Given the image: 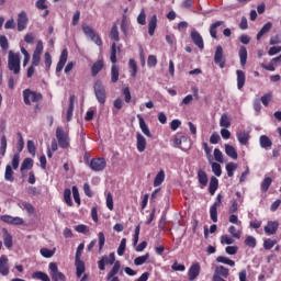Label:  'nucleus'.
Listing matches in <instances>:
<instances>
[{
	"instance_id": "nucleus-30",
	"label": "nucleus",
	"mask_w": 281,
	"mask_h": 281,
	"mask_svg": "<svg viewBox=\"0 0 281 281\" xmlns=\"http://www.w3.org/2000/svg\"><path fill=\"white\" fill-rule=\"evenodd\" d=\"M224 24H225L224 21H216V22H214V23L211 25V27H210V34H211L212 38H218L216 29L221 27V25H224Z\"/></svg>"
},
{
	"instance_id": "nucleus-47",
	"label": "nucleus",
	"mask_w": 281,
	"mask_h": 281,
	"mask_svg": "<svg viewBox=\"0 0 281 281\" xmlns=\"http://www.w3.org/2000/svg\"><path fill=\"white\" fill-rule=\"evenodd\" d=\"M271 183H273V179L267 177L261 182V192H268L269 188H271Z\"/></svg>"
},
{
	"instance_id": "nucleus-63",
	"label": "nucleus",
	"mask_w": 281,
	"mask_h": 281,
	"mask_svg": "<svg viewBox=\"0 0 281 281\" xmlns=\"http://www.w3.org/2000/svg\"><path fill=\"white\" fill-rule=\"evenodd\" d=\"M72 196L75 199V203L80 205V192L78 191V187L76 186L72 187Z\"/></svg>"
},
{
	"instance_id": "nucleus-33",
	"label": "nucleus",
	"mask_w": 281,
	"mask_h": 281,
	"mask_svg": "<svg viewBox=\"0 0 281 281\" xmlns=\"http://www.w3.org/2000/svg\"><path fill=\"white\" fill-rule=\"evenodd\" d=\"M120 80V68L113 64L111 67V82L115 83Z\"/></svg>"
},
{
	"instance_id": "nucleus-3",
	"label": "nucleus",
	"mask_w": 281,
	"mask_h": 281,
	"mask_svg": "<svg viewBox=\"0 0 281 281\" xmlns=\"http://www.w3.org/2000/svg\"><path fill=\"white\" fill-rule=\"evenodd\" d=\"M23 100L26 106H30L32 102H41L43 94L41 92L32 91L30 89L23 90Z\"/></svg>"
},
{
	"instance_id": "nucleus-32",
	"label": "nucleus",
	"mask_w": 281,
	"mask_h": 281,
	"mask_svg": "<svg viewBox=\"0 0 281 281\" xmlns=\"http://www.w3.org/2000/svg\"><path fill=\"white\" fill-rule=\"evenodd\" d=\"M237 139L241 146H247L249 144V133L247 132H239L237 133Z\"/></svg>"
},
{
	"instance_id": "nucleus-34",
	"label": "nucleus",
	"mask_w": 281,
	"mask_h": 281,
	"mask_svg": "<svg viewBox=\"0 0 281 281\" xmlns=\"http://www.w3.org/2000/svg\"><path fill=\"white\" fill-rule=\"evenodd\" d=\"M110 60L113 65L117 63V44L115 42H113L111 45Z\"/></svg>"
},
{
	"instance_id": "nucleus-37",
	"label": "nucleus",
	"mask_w": 281,
	"mask_h": 281,
	"mask_svg": "<svg viewBox=\"0 0 281 281\" xmlns=\"http://www.w3.org/2000/svg\"><path fill=\"white\" fill-rule=\"evenodd\" d=\"M111 41L114 43H120V31L117 30V24H113L111 32H110Z\"/></svg>"
},
{
	"instance_id": "nucleus-13",
	"label": "nucleus",
	"mask_w": 281,
	"mask_h": 281,
	"mask_svg": "<svg viewBox=\"0 0 281 281\" xmlns=\"http://www.w3.org/2000/svg\"><path fill=\"white\" fill-rule=\"evenodd\" d=\"M201 274V263L193 262L188 271V279L194 281V279Z\"/></svg>"
},
{
	"instance_id": "nucleus-31",
	"label": "nucleus",
	"mask_w": 281,
	"mask_h": 281,
	"mask_svg": "<svg viewBox=\"0 0 281 281\" xmlns=\"http://www.w3.org/2000/svg\"><path fill=\"white\" fill-rule=\"evenodd\" d=\"M121 267L122 265L120 263V261H115L114 266L112 267V269L109 271L106 276V280H111V278L117 276V273H120Z\"/></svg>"
},
{
	"instance_id": "nucleus-52",
	"label": "nucleus",
	"mask_w": 281,
	"mask_h": 281,
	"mask_svg": "<svg viewBox=\"0 0 281 281\" xmlns=\"http://www.w3.org/2000/svg\"><path fill=\"white\" fill-rule=\"evenodd\" d=\"M245 245L247 247H250L251 249H256V245H257L256 237L247 236L245 239Z\"/></svg>"
},
{
	"instance_id": "nucleus-8",
	"label": "nucleus",
	"mask_w": 281,
	"mask_h": 281,
	"mask_svg": "<svg viewBox=\"0 0 281 281\" xmlns=\"http://www.w3.org/2000/svg\"><path fill=\"white\" fill-rule=\"evenodd\" d=\"M90 168L93 172H102L106 168V159L104 158H92L90 160Z\"/></svg>"
},
{
	"instance_id": "nucleus-14",
	"label": "nucleus",
	"mask_w": 281,
	"mask_h": 281,
	"mask_svg": "<svg viewBox=\"0 0 281 281\" xmlns=\"http://www.w3.org/2000/svg\"><path fill=\"white\" fill-rule=\"evenodd\" d=\"M67 58H69V52L67 50V48H64L61 50L59 61L57 63V66H56L57 74L63 71V69L65 68V65H67Z\"/></svg>"
},
{
	"instance_id": "nucleus-54",
	"label": "nucleus",
	"mask_w": 281,
	"mask_h": 281,
	"mask_svg": "<svg viewBox=\"0 0 281 281\" xmlns=\"http://www.w3.org/2000/svg\"><path fill=\"white\" fill-rule=\"evenodd\" d=\"M0 47L3 52H8L10 44H8V37L0 35Z\"/></svg>"
},
{
	"instance_id": "nucleus-19",
	"label": "nucleus",
	"mask_w": 281,
	"mask_h": 281,
	"mask_svg": "<svg viewBox=\"0 0 281 281\" xmlns=\"http://www.w3.org/2000/svg\"><path fill=\"white\" fill-rule=\"evenodd\" d=\"M186 142H188V137H186L183 133H178L175 135L173 144L178 146V148H181V150H188V148H184L183 146H181Z\"/></svg>"
},
{
	"instance_id": "nucleus-38",
	"label": "nucleus",
	"mask_w": 281,
	"mask_h": 281,
	"mask_svg": "<svg viewBox=\"0 0 281 281\" xmlns=\"http://www.w3.org/2000/svg\"><path fill=\"white\" fill-rule=\"evenodd\" d=\"M33 280L50 281L49 276L43 271H35L32 273Z\"/></svg>"
},
{
	"instance_id": "nucleus-22",
	"label": "nucleus",
	"mask_w": 281,
	"mask_h": 281,
	"mask_svg": "<svg viewBox=\"0 0 281 281\" xmlns=\"http://www.w3.org/2000/svg\"><path fill=\"white\" fill-rule=\"evenodd\" d=\"M218 190V178L212 176L209 184V192L211 196H214L216 194V191Z\"/></svg>"
},
{
	"instance_id": "nucleus-55",
	"label": "nucleus",
	"mask_w": 281,
	"mask_h": 281,
	"mask_svg": "<svg viewBox=\"0 0 281 281\" xmlns=\"http://www.w3.org/2000/svg\"><path fill=\"white\" fill-rule=\"evenodd\" d=\"M106 207L108 210H110V212H113V193L112 192H108L106 194Z\"/></svg>"
},
{
	"instance_id": "nucleus-36",
	"label": "nucleus",
	"mask_w": 281,
	"mask_h": 281,
	"mask_svg": "<svg viewBox=\"0 0 281 281\" xmlns=\"http://www.w3.org/2000/svg\"><path fill=\"white\" fill-rule=\"evenodd\" d=\"M238 54H239L240 65L241 67H245V65H247V47L240 46Z\"/></svg>"
},
{
	"instance_id": "nucleus-42",
	"label": "nucleus",
	"mask_w": 281,
	"mask_h": 281,
	"mask_svg": "<svg viewBox=\"0 0 281 281\" xmlns=\"http://www.w3.org/2000/svg\"><path fill=\"white\" fill-rule=\"evenodd\" d=\"M148 258H150V254H148V252L143 256L136 257L134 259V265L136 267H142V265H144L146 262V260H148Z\"/></svg>"
},
{
	"instance_id": "nucleus-4",
	"label": "nucleus",
	"mask_w": 281,
	"mask_h": 281,
	"mask_svg": "<svg viewBox=\"0 0 281 281\" xmlns=\"http://www.w3.org/2000/svg\"><path fill=\"white\" fill-rule=\"evenodd\" d=\"M93 89H94V95H95L99 104H105L106 103V88H104V85H102V81L98 80L97 82H94Z\"/></svg>"
},
{
	"instance_id": "nucleus-48",
	"label": "nucleus",
	"mask_w": 281,
	"mask_h": 281,
	"mask_svg": "<svg viewBox=\"0 0 281 281\" xmlns=\"http://www.w3.org/2000/svg\"><path fill=\"white\" fill-rule=\"evenodd\" d=\"M34 160L32 158H25L21 165V171L23 170H30V168H33Z\"/></svg>"
},
{
	"instance_id": "nucleus-49",
	"label": "nucleus",
	"mask_w": 281,
	"mask_h": 281,
	"mask_svg": "<svg viewBox=\"0 0 281 281\" xmlns=\"http://www.w3.org/2000/svg\"><path fill=\"white\" fill-rule=\"evenodd\" d=\"M98 238H99V254H102V249H104V245L106 243V236H104L103 232H100L98 234Z\"/></svg>"
},
{
	"instance_id": "nucleus-7",
	"label": "nucleus",
	"mask_w": 281,
	"mask_h": 281,
	"mask_svg": "<svg viewBox=\"0 0 281 281\" xmlns=\"http://www.w3.org/2000/svg\"><path fill=\"white\" fill-rule=\"evenodd\" d=\"M48 269L53 281H67L65 273L58 271V265L56 262H50Z\"/></svg>"
},
{
	"instance_id": "nucleus-2",
	"label": "nucleus",
	"mask_w": 281,
	"mask_h": 281,
	"mask_svg": "<svg viewBox=\"0 0 281 281\" xmlns=\"http://www.w3.org/2000/svg\"><path fill=\"white\" fill-rule=\"evenodd\" d=\"M56 139L58 142L59 148H68L70 144L69 132H65V128H56Z\"/></svg>"
},
{
	"instance_id": "nucleus-25",
	"label": "nucleus",
	"mask_w": 281,
	"mask_h": 281,
	"mask_svg": "<svg viewBox=\"0 0 281 281\" xmlns=\"http://www.w3.org/2000/svg\"><path fill=\"white\" fill-rule=\"evenodd\" d=\"M237 75V89H243L245 87V82L247 80V77L245 76V71L243 70H236Z\"/></svg>"
},
{
	"instance_id": "nucleus-57",
	"label": "nucleus",
	"mask_w": 281,
	"mask_h": 281,
	"mask_svg": "<svg viewBox=\"0 0 281 281\" xmlns=\"http://www.w3.org/2000/svg\"><path fill=\"white\" fill-rule=\"evenodd\" d=\"M125 251H126V238H123L117 248V256H124Z\"/></svg>"
},
{
	"instance_id": "nucleus-1",
	"label": "nucleus",
	"mask_w": 281,
	"mask_h": 281,
	"mask_svg": "<svg viewBox=\"0 0 281 281\" xmlns=\"http://www.w3.org/2000/svg\"><path fill=\"white\" fill-rule=\"evenodd\" d=\"M8 68L16 76L21 74V55L12 50L9 52Z\"/></svg>"
},
{
	"instance_id": "nucleus-61",
	"label": "nucleus",
	"mask_w": 281,
	"mask_h": 281,
	"mask_svg": "<svg viewBox=\"0 0 281 281\" xmlns=\"http://www.w3.org/2000/svg\"><path fill=\"white\" fill-rule=\"evenodd\" d=\"M41 255L43 256V258H52V256H54L55 251L50 250L48 248H42L40 250Z\"/></svg>"
},
{
	"instance_id": "nucleus-40",
	"label": "nucleus",
	"mask_w": 281,
	"mask_h": 281,
	"mask_svg": "<svg viewBox=\"0 0 281 281\" xmlns=\"http://www.w3.org/2000/svg\"><path fill=\"white\" fill-rule=\"evenodd\" d=\"M5 181H10L11 183L14 181V171L12 170V166L7 165L4 172Z\"/></svg>"
},
{
	"instance_id": "nucleus-10",
	"label": "nucleus",
	"mask_w": 281,
	"mask_h": 281,
	"mask_svg": "<svg viewBox=\"0 0 281 281\" xmlns=\"http://www.w3.org/2000/svg\"><path fill=\"white\" fill-rule=\"evenodd\" d=\"M106 265H115V252H111L109 256H103L101 260L98 261L100 271H104Z\"/></svg>"
},
{
	"instance_id": "nucleus-53",
	"label": "nucleus",
	"mask_w": 281,
	"mask_h": 281,
	"mask_svg": "<svg viewBox=\"0 0 281 281\" xmlns=\"http://www.w3.org/2000/svg\"><path fill=\"white\" fill-rule=\"evenodd\" d=\"M128 67L132 69V78L137 77V61L135 59H130Z\"/></svg>"
},
{
	"instance_id": "nucleus-27",
	"label": "nucleus",
	"mask_w": 281,
	"mask_h": 281,
	"mask_svg": "<svg viewBox=\"0 0 281 281\" xmlns=\"http://www.w3.org/2000/svg\"><path fill=\"white\" fill-rule=\"evenodd\" d=\"M155 30H157V15H153L148 23L149 36H155Z\"/></svg>"
},
{
	"instance_id": "nucleus-46",
	"label": "nucleus",
	"mask_w": 281,
	"mask_h": 281,
	"mask_svg": "<svg viewBox=\"0 0 281 281\" xmlns=\"http://www.w3.org/2000/svg\"><path fill=\"white\" fill-rule=\"evenodd\" d=\"M216 262H221L222 265H228V267H235L236 262L227 257L218 256L216 258Z\"/></svg>"
},
{
	"instance_id": "nucleus-20",
	"label": "nucleus",
	"mask_w": 281,
	"mask_h": 281,
	"mask_svg": "<svg viewBox=\"0 0 281 281\" xmlns=\"http://www.w3.org/2000/svg\"><path fill=\"white\" fill-rule=\"evenodd\" d=\"M137 117H138L139 128L142 133H144L146 137H153V134L150 133V128H148V125L146 124V121H144V117L142 116V114H138Z\"/></svg>"
},
{
	"instance_id": "nucleus-62",
	"label": "nucleus",
	"mask_w": 281,
	"mask_h": 281,
	"mask_svg": "<svg viewBox=\"0 0 281 281\" xmlns=\"http://www.w3.org/2000/svg\"><path fill=\"white\" fill-rule=\"evenodd\" d=\"M137 23L139 25H146V11L142 10L137 16Z\"/></svg>"
},
{
	"instance_id": "nucleus-58",
	"label": "nucleus",
	"mask_w": 281,
	"mask_h": 281,
	"mask_svg": "<svg viewBox=\"0 0 281 281\" xmlns=\"http://www.w3.org/2000/svg\"><path fill=\"white\" fill-rule=\"evenodd\" d=\"M228 233L233 236V238L240 239L241 233L236 229V226H229Z\"/></svg>"
},
{
	"instance_id": "nucleus-56",
	"label": "nucleus",
	"mask_w": 281,
	"mask_h": 281,
	"mask_svg": "<svg viewBox=\"0 0 281 281\" xmlns=\"http://www.w3.org/2000/svg\"><path fill=\"white\" fill-rule=\"evenodd\" d=\"M26 148L33 157L36 155V145L33 143V140H27Z\"/></svg>"
},
{
	"instance_id": "nucleus-15",
	"label": "nucleus",
	"mask_w": 281,
	"mask_h": 281,
	"mask_svg": "<svg viewBox=\"0 0 281 281\" xmlns=\"http://www.w3.org/2000/svg\"><path fill=\"white\" fill-rule=\"evenodd\" d=\"M2 223H8V225H23L24 221L21 217H13L12 215H2L0 217Z\"/></svg>"
},
{
	"instance_id": "nucleus-59",
	"label": "nucleus",
	"mask_w": 281,
	"mask_h": 281,
	"mask_svg": "<svg viewBox=\"0 0 281 281\" xmlns=\"http://www.w3.org/2000/svg\"><path fill=\"white\" fill-rule=\"evenodd\" d=\"M213 155H214L215 161H218V164H223V161H224L223 160V151H221V149L215 148Z\"/></svg>"
},
{
	"instance_id": "nucleus-26",
	"label": "nucleus",
	"mask_w": 281,
	"mask_h": 281,
	"mask_svg": "<svg viewBox=\"0 0 281 281\" xmlns=\"http://www.w3.org/2000/svg\"><path fill=\"white\" fill-rule=\"evenodd\" d=\"M75 267L77 271V278H82V274L85 273V261L81 259H75Z\"/></svg>"
},
{
	"instance_id": "nucleus-35",
	"label": "nucleus",
	"mask_w": 281,
	"mask_h": 281,
	"mask_svg": "<svg viewBox=\"0 0 281 281\" xmlns=\"http://www.w3.org/2000/svg\"><path fill=\"white\" fill-rule=\"evenodd\" d=\"M261 148H271L273 146V142L267 135H261L259 138Z\"/></svg>"
},
{
	"instance_id": "nucleus-23",
	"label": "nucleus",
	"mask_w": 281,
	"mask_h": 281,
	"mask_svg": "<svg viewBox=\"0 0 281 281\" xmlns=\"http://www.w3.org/2000/svg\"><path fill=\"white\" fill-rule=\"evenodd\" d=\"M198 180L201 186V188H205L207 186L209 179L207 173L203 169L198 170Z\"/></svg>"
},
{
	"instance_id": "nucleus-50",
	"label": "nucleus",
	"mask_w": 281,
	"mask_h": 281,
	"mask_svg": "<svg viewBox=\"0 0 281 281\" xmlns=\"http://www.w3.org/2000/svg\"><path fill=\"white\" fill-rule=\"evenodd\" d=\"M212 172L215 175V177H221L223 175V169L221 168V164L213 162Z\"/></svg>"
},
{
	"instance_id": "nucleus-5",
	"label": "nucleus",
	"mask_w": 281,
	"mask_h": 281,
	"mask_svg": "<svg viewBox=\"0 0 281 281\" xmlns=\"http://www.w3.org/2000/svg\"><path fill=\"white\" fill-rule=\"evenodd\" d=\"M222 203H223V194L218 193L215 199V202L210 207V216L213 223H218V207H221Z\"/></svg>"
},
{
	"instance_id": "nucleus-29",
	"label": "nucleus",
	"mask_w": 281,
	"mask_h": 281,
	"mask_svg": "<svg viewBox=\"0 0 281 281\" xmlns=\"http://www.w3.org/2000/svg\"><path fill=\"white\" fill-rule=\"evenodd\" d=\"M225 153L227 157H231V159H238V151H236V148L234 146L226 144Z\"/></svg>"
},
{
	"instance_id": "nucleus-41",
	"label": "nucleus",
	"mask_w": 281,
	"mask_h": 281,
	"mask_svg": "<svg viewBox=\"0 0 281 281\" xmlns=\"http://www.w3.org/2000/svg\"><path fill=\"white\" fill-rule=\"evenodd\" d=\"M276 245H278V240L276 239L267 238L263 240V249H266V251H270Z\"/></svg>"
},
{
	"instance_id": "nucleus-45",
	"label": "nucleus",
	"mask_w": 281,
	"mask_h": 281,
	"mask_svg": "<svg viewBox=\"0 0 281 281\" xmlns=\"http://www.w3.org/2000/svg\"><path fill=\"white\" fill-rule=\"evenodd\" d=\"M64 201L69 207L74 206V201H71V189H65Z\"/></svg>"
},
{
	"instance_id": "nucleus-39",
	"label": "nucleus",
	"mask_w": 281,
	"mask_h": 281,
	"mask_svg": "<svg viewBox=\"0 0 281 281\" xmlns=\"http://www.w3.org/2000/svg\"><path fill=\"white\" fill-rule=\"evenodd\" d=\"M165 179H166V173L164 172V170L159 171L154 179V188H159V186H161Z\"/></svg>"
},
{
	"instance_id": "nucleus-16",
	"label": "nucleus",
	"mask_w": 281,
	"mask_h": 281,
	"mask_svg": "<svg viewBox=\"0 0 281 281\" xmlns=\"http://www.w3.org/2000/svg\"><path fill=\"white\" fill-rule=\"evenodd\" d=\"M191 38L194 45L199 47V49H203L205 47V44L203 43V36H201V33L199 31H192Z\"/></svg>"
},
{
	"instance_id": "nucleus-6",
	"label": "nucleus",
	"mask_w": 281,
	"mask_h": 281,
	"mask_svg": "<svg viewBox=\"0 0 281 281\" xmlns=\"http://www.w3.org/2000/svg\"><path fill=\"white\" fill-rule=\"evenodd\" d=\"M82 32L83 34H86V36L91 38V41L95 43V45H98L99 47H102V37H100V35L95 33V31L91 26L83 24Z\"/></svg>"
},
{
	"instance_id": "nucleus-18",
	"label": "nucleus",
	"mask_w": 281,
	"mask_h": 281,
	"mask_svg": "<svg viewBox=\"0 0 281 281\" xmlns=\"http://www.w3.org/2000/svg\"><path fill=\"white\" fill-rule=\"evenodd\" d=\"M146 137L142 135L140 133L136 134V148L138 153H144L146 150Z\"/></svg>"
},
{
	"instance_id": "nucleus-21",
	"label": "nucleus",
	"mask_w": 281,
	"mask_h": 281,
	"mask_svg": "<svg viewBox=\"0 0 281 281\" xmlns=\"http://www.w3.org/2000/svg\"><path fill=\"white\" fill-rule=\"evenodd\" d=\"M102 69H104V60L99 59V60H97V61L92 65V67H91V76H92L93 78H95V76H98V74H99Z\"/></svg>"
},
{
	"instance_id": "nucleus-64",
	"label": "nucleus",
	"mask_w": 281,
	"mask_h": 281,
	"mask_svg": "<svg viewBox=\"0 0 281 281\" xmlns=\"http://www.w3.org/2000/svg\"><path fill=\"white\" fill-rule=\"evenodd\" d=\"M281 43V35L276 34L270 38L269 45H280Z\"/></svg>"
},
{
	"instance_id": "nucleus-24",
	"label": "nucleus",
	"mask_w": 281,
	"mask_h": 281,
	"mask_svg": "<svg viewBox=\"0 0 281 281\" xmlns=\"http://www.w3.org/2000/svg\"><path fill=\"white\" fill-rule=\"evenodd\" d=\"M271 27H273V23L267 22L261 30L257 34V41H260L265 36V34H269L271 32Z\"/></svg>"
},
{
	"instance_id": "nucleus-43",
	"label": "nucleus",
	"mask_w": 281,
	"mask_h": 281,
	"mask_svg": "<svg viewBox=\"0 0 281 281\" xmlns=\"http://www.w3.org/2000/svg\"><path fill=\"white\" fill-rule=\"evenodd\" d=\"M3 243H4V247H7V249H10L12 247V235H10L8 229H4Z\"/></svg>"
},
{
	"instance_id": "nucleus-51",
	"label": "nucleus",
	"mask_w": 281,
	"mask_h": 281,
	"mask_svg": "<svg viewBox=\"0 0 281 281\" xmlns=\"http://www.w3.org/2000/svg\"><path fill=\"white\" fill-rule=\"evenodd\" d=\"M236 168H238V165H236L235 162L227 164L226 165L227 177H234V171L236 170Z\"/></svg>"
},
{
	"instance_id": "nucleus-9",
	"label": "nucleus",
	"mask_w": 281,
	"mask_h": 281,
	"mask_svg": "<svg viewBox=\"0 0 281 281\" xmlns=\"http://www.w3.org/2000/svg\"><path fill=\"white\" fill-rule=\"evenodd\" d=\"M214 63L218 65L220 69H225V56L223 55V46H216L215 54H214Z\"/></svg>"
},
{
	"instance_id": "nucleus-44",
	"label": "nucleus",
	"mask_w": 281,
	"mask_h": 281,
	"mask_svg": "<svg viewBox=\"0 0 281 281\" xmlns=\"http://www.w3.org/2000/svg\"><path fill=\"white\" fill-rule=\"evenodd\" d=\"M220 126H222L223 128H229V126H232V121L229 120V116H227V114H222L220 120Z\"/></svg>"
},
{
	"instance_id": "nucleus-11",
	"label": "nucleus",
	"mask_w": 281,
	"mask_h": 281,
	"mask_svg": "<svg viewBox=\"0 0 281 281\" xmlns=\"http://www.w3.org/2000/svg\"><path fill=\"white\" fill-rule=\"evenodd\" d=\"M280 228V223L278 221H268L267 225L263 227V232L267 236H273L278 234Z\"/></svg>"
},
{
	"instance_id": "nucleus-17",
	"label": "nucleus",
	"mask_w": 281,
	"mask_h": 281,
	"mask_svg": "<svg viewBox=\"0 0 281 281\" xmlns=\"http://www.w3.org/2000/svg\"><path fill=\"white\" fill-rule=\"evenodd\" d=\"M8 257L5 255H2L0 257V273L1 276H9L10 274V266H8Z\"/></svg>"
},
{
	"instance_id": "nucleus-60",
	"label": "nucleus",
	"mask_w": 281,
	"mask_h": 281,
	"mask_svg": "<svg viewBox=\"0 0 281 281\" xmlns=\"http://www.w3.org/2000/svg\"><path fill=\"white\" fill-rule=\"evenodd\" d=\"M22 210H25L27 214H34V205L29 202H22Z\"/></svg>"
},
{
	"instance_id": "nucleus-12",
	"label": "nucleus",
	"mask_w": 281,
	"mask_h": 281,
	"mask_svg": "<svg viewBox=\"0 0 281 281\" xmlns=\"http://www.w3.org/2000/svg\"><path fill=\"white\" fill-rule=\"evenodd\" d=\"M29 21L30 19L27 18V13L25 11H21L18 14V32L26 30Z\"/></svg>"
},
{
	"instance_id": "nucleus-28",
	"label": "nucleus",
	"mask_w": 281,
	"mask_h": 281,
	"mask_svg": "<svg viewBox=\"0 0 281 281\" xmlns=\"http://www.w3.org/2000/svg\"><path fill=\"white\" fill-rule=\"evenodd\" d=\"M214 276H218L220 278H229V270L224 266H218L215 268Z\"/></svg>"
}]
</instances>
